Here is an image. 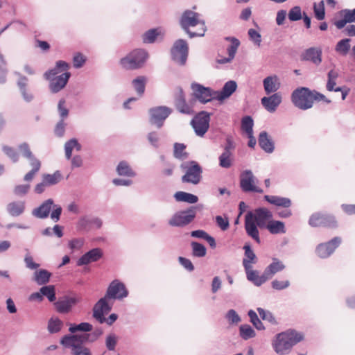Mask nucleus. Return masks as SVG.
I'll return each mask as SVG.
<instances>
[{"label": "nucleus", "mask_w": 355, "mask_h": 355, "mask_svg": "<svg viewBox=\"0 0 355 355\" xmlns=\"http://www.w3.org/2000/svg\"><path fill=\"white\" fill-rule=\"evenodd\" d=\"M8 213L14 217L21 215L25 210V202L14 201L8 204L6 207Z\"/></svg>", "instance_id": "obj_33"}, {"label": "nucleus", "mask_w": 355, "mask_h": 355, "mask_svg": "<svg viewBox=\"0 0 355 355\" xmlns=\"http://www.w3.org/2000/svg\"><path fill=\"white\" fill-rule=\"evenodd\" d=\"M248 34L250 40L254 43V44L259 47L261 42V34L253 28L249 29Z\"/></svg>", "instance_id": "obj_62"}, {"label": "nucleus", "mask_w": 355, "mask_h": 355, "mask_svg": "<svg viewBox=\"0 0 355 355\" xmlns=\"http://www.w3.org/2000/svg\"><path fill=\"white\" fill-rule=\"evenodd\" d=\"M191 87L194 96L201 103L205 104L215 99L216 91L210 87H205L197 83H192Z\"/></svg>", "instance_id": "obj_13"}, {"label": "nucleus", "mask_w": 355, "mask_h": 355, "mask_svg": "<svg viewBox=\"0 0 355 355\" xmlns=\"http://www.w3.org/2000/svg\"><path fill=\"white\" fill-rule=\"evenodd\" d=\"M60 344L65 348L71 349V355H92L90 349L85 343L72 338V334L63 336Z\"/></svg>", "instance_id": "obj_5"}, {"label": "nucleus", "mask_w": 355, "mask_h": 355, "mask_svg": "<svg viewBox=\"0 0 355 355\" xmlns=\"http://www.w3.org/2000/svg\"><path fill=\"white\" fill-rule=\"evenodd\" d=\"M302 9L300 6L293 7L288 12V17L290 21H296L302 18Z\"/></svg>", "instance_id": "obj_58"}, {"label": "nucleus", "mask_w": 355, "mask_h": 355, "mask_svg": "<svg viewBox=\"0 0 355 355\" xmlns=\"http://www.w3.org/2000/svg\"><path fill=\"white\" fill-rule=\"evenodd\" d=\"M51 273L45 269H40L34 273L33 280L38 285H44L49 282Z\"/></svg>", "instance_id": "obj_37"}, {"label": "nucleus", "mask_w": 355, "mask_h": 355, "mask_svg": "<svg viewBox=\"0 0 355 355\" xmlns=\"http://www.w3.org/2000/svg\"><path fill=\"white\" fill-rule=\"evenodd\" d=\"M72 338L74 339H77L78 340L85 343H94L98 338L95 336V335L92 333H86V334H72Z\"/></svg>", "instance_id": "obj_52"}, {"label": "nucleus", "mask_w": 355, "mask_h": 355, "mask_svg": "<svg viewBox=\"0 0 355 355\" xmlns=\"http://www.w3.org/2000/svg\"><path fill=\"white\" fill-rule=\"evenodd\" d=\"M62 178V175L60 171H56L53 174L46 173L42 175V180L47 187L57 184L61 181Z\"/></svg>", "instance_id": "obj_38"}, {"label": "nucleus", "mask_w": 355, "mask_h": 355, "mask_svg": "<svg viewBox=\"0 0 355 355\" xmlns=\"http://www.w3.org/2000/svg\"><path fill=\"white\" fill-rule=\"evenodd\" d=\"M174 103L176 109L182 114H192L193 107L186 101L185 94L182 87H178L174 96Z\"/></svg>", "instance_id": "obj_18"}, {"label": "nucleus", "mask_w": 355, "mask_h": 355, "mask_svg": "<svg viewBox=\"0 0 355 355\" xmlns=\"http://www.w3.org/2000/svg\"><path fill=\"white\" fill-rule=\"evenodd\" d=\"M196 216V207H191L186 210L176 212L168 220L169 225L172 227H184L191 223Z\"/></svg>", "instance_id": "obj_6"}, {"label": "nucleus", "mask_w": 355, "mask_h": 355, "mask_svg": "<svg viewBox=\"0 0 355 355\" xmlns=\"http://www.w3.org/2000/svg\"><path fill=\"white\" fill-rule=\"evenodd\" d=\"M258 142L260 148L266 153H271L274 151L275 144L268 132L262 131L259 133Z\"/></svg>", "instance_id": "obj_27"}, {"label": "nucleus", "mask_w": 355, "mask_h": 355, "mask_svg": "<svg viewBox=\"0 0 355 355\" xmlns=\"http://www.w3.org/2000/svg\"><path fill=\"white\" fill-rule=\"evenodd\" d=\"M350 41L349 38L340 40L336 45L335 51L342 55H346L350 49Z\"/></svg>", "instance_id": "obj_46"}, {"label": "nucleus", "mask_w": 355, "mask_h": 355, "mask_svg": "<svg viewBox=\"0 0 355 355\" xmlns=\"http://www.w3.org/2000/svg\"><path fill=\"white\" fill-rule=\"evenodd\" d=\"M264 199L269 203L277 207L288 208L291 205V201L289 198L280 197L277 196L266 195Z\"/></svg>", "instance_id": "obj_34"}, {"label": "nucleus", "mask_w": 355, "mask_h": 355, "mask_svg": "<svg viewBox=\"0 0 355 355\" xmlns=\"http://www.w3.org/2000/svg\"><path fill=\"white\" fill-rule=\"evenodd\" d=\"M93 329V326L89 322H80V324H70V327L69 328V331L73 334H76L75 333L77 331H82L85 332V334L87 332L92 331Z\"/></svg>", "instance_id": "obj_41"}, {"label": "nucleus", "mask_w": 355, "mask_h": 355, "mask_svg": "<svg viewBox=\"0 0 355 355\" xmlns=\"http://www.w3.org/2000/svg\"><path fill=\"white\" fill-rule=\"evenodd\" d=\"M303 339V335L294 329H288L276 336L272 343L275 352L280 355L288 354L292 347Z\"/></svg>", "instance_id": "obj_2"}, {"label": "nucleus", "mask_w": 355, "mask_h": 355, "mask_svg": "<svg viewBox=\"0 0 355 355\" xmlns=\"http://www.w3.org/2000/svg\"><path fill=\"white\" fill-rule=\"evenodd\" d=\"M40 291L41 292L42 296H45L49 300V302H54L56 299L55 297V291L54 286H42Z\"/></svg>", "instance_id": "obj_53"}, {"label": "nucleus", "mask_w": 355, "mask_h": 355, "mask_svg": "<svg viewBox=\"0 0 355 355\" xmlns=\"http://www.w3.org/2000/svg\"><path fill=\"white\" fill-rule=\"evenodd\" d=\"M76 228L78 231L89 232L92 229V217L85 216L80 217L77 222Z\"/></svg>", "instance_id": "obj_45"}, {"label": "nucleus", "mask_w": 355, "mask_h": 355, "mask_svg": "<svg viewBox=\"0 0 355 355\" xmlns=\"http://www.w3.org/2000/svg\"><path fill=\"white\" fill-rule=\"evenodd\" d=\"M254 175L250 170H245L241 175L240 186L244 192L262 193L263 189L254 185Z\"/></svg>", "instance_id": "obj_17"}, {"label": "nucleus", "mask_w": 355, "mask_h": 355, "mask_svg": "<svg viewBox=\"0 0 355 355\" xmlns=\"http://www.w3.org/2000/svg\"><path fill=\"white\" fill-rule=\"evenodd\" d=\"M225 41L230 42L231 44L227 47V55L234 58L236 51L241 44L239 40L235 37L227 36L224 38Z\"/></svg>", "instance_id": "obj_39"}, {"label": "nucleus", "mask_w": 355, "mask_h": 355, "mask_svg": "<svg viewBox=\"0 0 355 355\" xmlns=\"http://www.w3.org/2000/svg\"><path fill=\"white\" fill-rule=\"evenodd\" d=\"M172 60L180 66L186 64L189 47L184 40L179 39L173 44L171 51Z\"/></svg>", "instance_id": "obj_8"}, {"label": "nucleus", "mask_w": 355, "mask_h": 355, "mask_svg": "<svg viewBox=\"0 0 355 355\" xmlns=\"http://www.w3.org/2000/svg\"><path fill=\"white\" fill-rule=\"evenodd\" d=\"M28 78L26 76H21L19 80L17 82V85L19 87L20 92L23 96L24 99L30 102L33 100V96L31 94L28 93L26 91V85H27Z\"/></svg>", "instance_id": "obj_43"}, {"label": "nucleus", "mask_w": 355, "mask_h": 355, "mask_svg": "<svg viewBox=\"0 0 355 355\" xmlns=\"http://www.w3.org/2000/svg\"><path fill=\"white\" fill-rule=\"evenodd\" d=\"M158 35V33L156 29H150L145 33L143 37V41L144 43H153Z\"/></svg>", "instance_id": "obj_64"}, {"label": "nucleus", "mask_w": 355, "mask_h": 355, "mask_svg": "<svg viewBox=\"0 0 355 355\" xmlns=\"http://www.w3.org/2000/svg\"><path fill=\"white\" fill-rule=\"evenodd\" d=\"M313 12L315 17L318 20H323L325 17V9L324 1H321L318 4L314 3L313 4Z\"/></svg>", "instance_id": "obj_55"}, {"label": "nucleus", "mask_w": 355, "mask_h": 355, "mask_svg": "<svg viewBox=\"0 0 355 355\" xmlns=\"http://www.w3.org/2000/svg\"><path fill=\"white\" fill-rule=\"evenodd\" d=\"M245 271L247 279L256 286H260L268 280V277L265 275L264 271L261 275H259V271L251 270V268Z\"/></svg>", "instance_id": "obj_29"}, {"label": "nucleus", "mask_w": 355, "mask_h": 355, "mask_svg": "<svg viewBox=\"0 0 355 355\" xmlns=\"http://www.w3.org/2000/svg\"><path fill=\"white\" fill-rule=\"evenodd\" d=\"M76 149L77 151L81 150V145L78 143L76 139H71L65 143L64 150L65 156L67 159H70L72 155L73 149Z\"/></svg>", "instance_id": "obj_40"}, {"label": "nucleus", "mask_w": 355, "mask_h": 355, "mask_svg": "<svg viewBox=\"0 0 355 355\" xmlns=\"http://www.w3.org/2000/svg\"><path fill=\"white\" fill-rule=\"evenodd\" d=\"M116 172L121 176L134 177L136 175L128 164L125 161L119 162L116 167Z\"/></svg>", "instance_id": "obj_44"}, {"label": "nucleus", "mask_w": 355, "mask_h": 355, "mask_svg": "<svg viewBox=\"0 0 355 355\" xmlns=\"http://www.w3.org/2000/svg\"><path fill=\"white\" fill-rule=\"evenodd\" d=\"M263 85L267 95L277 93L276 92L280 87L279 79L276 76H270L265 78L263 80Z\"/></svg>", "instance_id": "obj_28"}, {"label": "nucleus", "mask_w": 355, "mask_h": 355, "mask_svg": "<svg viewBox=\"0 0 355 355\" xmlns=\"http://www.w3.org/2000/svg\"><path fill=\"white\" fill-rule=\"evenodd\" d=\"M210 116V113L201 111L191 121V125L197 136L203 137L209 130Z\"/></svg>", "instance_id": "obj_7"}, {"label": "nucleus", "mask_w": 355, "mask_h": 355, "mask_svg": "<svg viewBox=\"0 0 355 355\" xmlns=\"http://www.w3.org/2000/svg\"><path fill=\"white\" fill-rule=\"evenodd\" d=\"M174 198L178 202H186L190 204L196 203L198 200L197 196L184 191L176 192Z\"/></svg>", "instance_id": "obj_36"}, {"label": "nucleus", "mask_w": 355, "mask_h": 355, "mask_svg": "<svg viewBox=\"0 0 355 355\" xmlns=\"http://www.w3.org/2000/svg\"><path fill=\"white\" fill-rule=\"evenodd\" d=\"M248 315L250 318V322L252 323L253 326L257 330H264L265 327L261 320L259 318L257 313L253 310H250L248 313Z\"/></svg>", "instance_id": "obj_54"}, {"label": "nucleus", "mask_w": 355, "mask_h": 355, "mask_svg": "<svg viewBox=\"0 0 355 355\" xmlns=\"http://www.w3.org/2000/svg\"><path fill=\"white\" fill-rule=\"evenodd\" d=\"M172 110L166 106H157L150 109V122L160 128L164 121L171 114Z\"/></svg>", "instance_id": "obj_11"}, {"label": "nucleus", "mask_w": 355, "mask_h": 355, "mask_svg": "<svg viewBox=\"0 0 355 355\" xmlns=\"http://www.w3.org/2000/svg\"><path fill=\"white\" fill-rule=\"evenodd\" d=\"M219 166L224 168H229L232 165L233 154L232 153L223 152L218 157Z\"/></svg>", "instance_id": "obj_47"}, {"label": "nucleus", "mask_w": 355, "mask_h": 355, "mask_svg": "<svg viewBox=\"0 0 355 355\" xmlns=\"http://www.w3.org/2000/svg\"><path fill=\"white\" fill-rule=\"evenodd\" d=\"M200 15L190 10H185L180 18V25L191 38L202 37L206 31L205 23L199 19Z\"/></svg>", "instance_id": "obj_1"}, {"label": "nucleus", "mask_w": 355, "mask_h": 355, "mask_svg": "<svg viewBox=\"0 0 355 355\" xmlns=\"http://www.w3.org/2000/svg\"><path fill=\"white\" fill-rule=\"evenodd\" d=\"M291 285L290 281L279 280L275 279L271 282V287L276 291H282L288 288Z\"/></svg>", "instance_id": "obj_59"}, {"label": "nucleus", "mask_w": 355, "mask_h": 355, "mask_svg": "<svg viewBox=\"0 0 355 355\" xmlns=\"http://www.w3.org/2000/svg\"><path fill=\"white\" fill-rule=\"evenodd\" d=\"M110 299L106 295L101 298L94 306L93 318L100 324L104 323L105 315L112 310V305L109 304L107 300Z\"/></svg>", "instance_id": "obj_14"}, {"label": "nucleus", "mask_w": 355, "mask_h": 355, "mask_svg": "<svg viewBox=\"0 0 355 355\" xmlns=\"http://www.w3.org/2000/svg\"><path fill=\"white\" fill-rule=\"evenodd\" d=\"M240 336L243 340H248L255 337V331L249 324H242L239 327Z\"/></svg>", "instance_id": "obj_48"}, {"label": "nucleus", "mask_w": 355, "mask_h": 355, "mask_svg": "<svg viewBox=\"0 0 355 355\" xmlns=\"http://www.w3.org/2000/svg\"><path fill=\"white\" fill-rule=\"evenodd\" d=\"M291 101L297 108L306 110L313 107L312 90L308 87H300L291 94Z\"/></svg>", "instance_id": "obj_4"}, {"label": "nucleus", "mask_w": 355, "mask_h": 355, "mask_svg": "<svg viewBox=\"0 0 355 355\" xmlns=\"http://www.w3.org/2000/svg\"><path fill=\"white\" fill-rule=\"evenodd\" d=\"M245 216L254 221L260 229H266L272 218V212L265 207L257 208L254 212L248 211Z\"/></svg>", "instance_id": "obj_9"}, {"label": "nucleus", "mask_w": 355, "mask_h": 355, "mask_svg": "<svg viewBox=\"0 0 355 355\" xmlns=\"http://www.w3.org/2000/svg\"><path fill=\"white\" fill-rule=\"evenodd\" d=\"M71 76L69 72L65 71L61 75L53 78L49 80V87L53 93H58L67 84Z\"/></svg>", "instance_id": "obj_22"}, {"label": "nucleus", "mask_w": 355, "mask_h": 355, "mask_svg": "<svg viewBox=\"0 0 355 355\" xmlns=\"http://www.w3.org/2000/svg\"><path fill=\"white\" fill-rule=\"evenodd\" d=\"M282 101L280 93H275L269 96H264L261 99V105L269 112L272 113L276 111L278 106Z\"/></svg>", "instance_id": "obj_21"}, {"label": "nucleus", "mask_w": 355, "mask_h": 355, "mask_svg": "<svg viewBox=\"0 0 355 355\" xmlns=\"http://www.w3.org/2000/svg\"><path fill=\"white\" fill-rule=\"evenodd\" d=\"M237 84L234 80H229L225 83L220 91H216L214 98L222 101L229 98L236 89Z\"/></svg>", "instance_id": "obj_25"}, {"label": "nucleus", "mask_w": 355, "mask_h": 355, "mask_svg": "<svg viewBox=\"0 0 355 355\" xmlns=\"http://www.w3.org/2000/svg\"><path fill=\"white\" fill-rule=\"evenodd\" d=\"M148 58L146 51L137 49L130 52L125 57L120 60V64L123 68L128 70H134L141 68Z\"/></svg>", "instance_id": "obj_3"}, {"label": "nucleus", "mask_w": 355, "mask_h": 355, "mask_svg": "<svg viewBox=\"0 0 355 355\" xmlns=\"http://www.w3.org/2000/svg\"><path fill=\"white\" fill-rule=\"evenodd\" d=\"M327 77L328 80L326 87L328 91L332 92L336 84V80L338 77V73L334 69H331L328 72Z\"/></svg>", "instance_id": "obj_56"}, {"label": "nucleus", "mask_w": 355, "mask_h": 355, "mask_svg": "<svg viewBox=\"0 0 355 355\" xmlns=\"http://www.w3.org/2000/svg\"><path fill=\"white\" fill-rule=\"evenodd\" d=\"M245 250V257L243 259V266L245 270L252 268V263H255L257 261V257L249 244H245L243 247Z\"/></svg>", "instance_id": "obj_31"}, {"label": "nucleus", "mask_w": 355, "mask_h": 355, "mask_svg": "<svg viewBox=\"0 0 355 355\" xmlns=\"http://www.w3.org/2000/svg\"><path fill=\"white\" fill-rule=\"evenodd\" d=\"M258 313L259 314L260 318L263 320L268 321L272 324H277L276 320L273 316L272 313L269 311H266L265 309L258 307L257 309Z\"/></svg>", "instance_id": "obj_57"}, {"label": "nucleus", "mask_w": 355, "mask_h": 355, "mask_svg": "<svg viewBox=\"0 0 355 355\" xmlns=\"http://www.w3.org/2000/svg\"><path fill=\"white\" fill-rule=\"evenodd\" d=\"M63 322L58 317H52L48 321V331L50 334H56L60 331Z\"/></svg>", "instance_id": "obj_42"}, {"label": "nucleus", "mask_w": 355, "mask_h": 355, "mask_svg": "<svg viewBox=\"0 0 355 355\" xmlns=\"http://www.w3.org/2000/svg\"><path fill=\"white\" fill-rule=\"evenodd\" d=\"M286 266L284 263L277 258H272V262L265 268V275L268 277V280L272 279L273 276L285 269Z\"/></svg>", "instance_id": "obj_26"}, {"label": "nucleus", "mask_w": 355, "mask_h": 355, "mask_svg": "<svg viewBox=\"0 0 355 355\" xmlns=\"http://www.w3.org/2000/svg\"><path fill=\"white\" fill-rule=\"evenodd\" d=\"M117 344V337L114 334H110L105 338V346L109 351H114Z\"/></svg>", "instance_id": "obj_61"}, {"label": "nucleus", "mask_w": 355, "mask_h": 355, "mask_svg": "<svg viewBox=\"0 0 355 355\" xmlns=\"http://www.w3.org/2000/svg\"><path fill=\"white\" fill-rule=\"evenodd\" d=\"M105 295L110 299L122 300L128 295V291L123 283L115 279L110 284Z\"/></svg>", "instance_id": "obj_15"}, {"label": "nucleus", "mask_w": 355, "mask_h": 355, "mask_svg": "<svg viewBox=\"0 0 355 355\" xmlns=\"http://www.w3.org/2000/svg\"><path fill=\"white\" fill-rule=\"evenodd\" d=\"M80 302V299L76 296L64 295L55 302L56 311L62 314L69 313L73 307Z\"/></svg>", "instance_id": "obj_19"}, {"label": "nucleus", "mask_w": 355, "mask_h": 355, "mask_svg": "<svg viewBox=\"0 0 355 355\" xmlns=\"http://www.w3.org/2000/svg\"><path fill=\"white\" fill-rule=\"evenodd\" d=\"M3 151L12 161V162L16 163L19 161V154L13 148L4 146H3Z\"/></svg>", "instance_id": "obj_60"}, {"label": "nucleus", "mask_w": 355, "mask_h": 355, "mask_svg": "<svg viewBox=\"0 0 355 355\" xmlns=\"http://www.w3.org/2000/svg\"><path fill=\"white\" fill-rule=\"evenodd\" d=\"M341 243V238L336 236L326 243H320L315 249L317 255L325 259L329 257Z\"/></svg>", "instance_id": "obj_16"}, {"label": "nucleus", "mask_w": 355, "mask_h": 355, "mask_svg": "<svg viewBox=\"0 0 355 355\" xmlns=\"http://www.w3.org/2000/svg\"><path fill=\"white\" fill-rule=\"evenodd\" d=\"M309 225L311 227H336L337 222L333 215L316 212L313 214L309 220Z\"/></svg>", "instance_id": "obj_10"}, {"label": "nucleus", "mask_w": 355, "mask_h": 355, "mask_svg": "<svg viewBox=\"0 0 355 355\" xmlns=\"http://www.w3.org/2000/svg\"><path fill=\"white\" fill-rule=\"evenodd\" d=\"M146 80L144 76H139L132 80L133 87L139 96H141L145 92Z\"/></svg>", "instance_id": "obj_50"}, {"label": "nucleus", "mask_w": 355, "mask_h": 355, "mask_svg": "<svg viewBox=\"0 0 355 355\" xmlns=\"http://www.w3.org/2000/svg\"><path fill=\"white\" fill-rule=\"evenodd\" d=\"M53 206V200L49 198L44 200L39 207L32 210V215L37 218H46Z\"/></svg>", "instance_id": "obj_24"}, {"label": "nucleus", "mask_w": 355, "mask_h": 355, "mask_svg": "<svg viewBox=\"0 0 355 355\" xmlns=\"http://www.w3.org/2000/svg\"><path fill=\"white\" fill-rule=\"evenodd\" d=\"M69 67L67 62L63 60H59L56 62L54 68L48 70L44 73V77L46 80H51L54 77L58 76V74L62 71H67Z\"/></svg>", "instance_id": "obj_32"}, {"label": "nucleus", "mask_w": 355, "mask_h": 355, "mask_svg": "<svg viewBox=\"0 0 355 355\" xmlns=\"http://www.w3.org/2000/svg\"><path fill=\"white\" fill-rule=\"evenodd\" d=\"M30 188L29 184H19L15 187L13 192L17 196H24L28 193Z\"/></svg>", "instance_id": "obj_63"}, {"label": "nucleus", "mask_w": 355, "mask_h": 355, "mask_svg": "<svg viewBox=\"0 0 355 355\" xmlns=\"http://www.w3.org/2000/svg\"><path fill=\"white\" fill-rule=\"evenodd\" d=\"M266 229L272 234H284L286 232L284 223L280 220H270Z\"/></svg>", "instance_id": "obj_35"}, {"label": "nucleus", "mask_w": 355, "mask_h": 355, "mask_svg": "<svg viewBox=\"0 0 355 355\" xmlns=\"http://www.w3.org/2000/svg\"><path fill=\"white\" fill-rule=\"evenodd\" d=\"M258 225L246 216H245V229L247 234L252 238L257 243H260L261 240L258 230Z\"/></svg>", "instance_id": "obj_30"}, {"label": "nucleus", "mask_w": 355, "mask_h": 355, "mask_svg": "<svg viewBox=\"0 0 355 355\" xmlns=\"http://www.w3.org/2000/svg\"><path fill=\"white\" fill-rule=\"evenodd\" d=\"M192 254L196 257H203L207 254V249L204 245L196 241L191 243Z\"/></svg>", "instance_id": "obj_49"}, {"label": "nucleus", "mask_w": 355, "mask_h": 355, "mask_svg": "<svg viewBox=\"0 0 355 355\" xmlns=\"http://www.w3.org/2000/svg\"><path fill=\"white\" fill-rule=\"evenodd\" d=\"M254 121L252 116H245L241 119V129L246 132L247 135L253 134Z\"/></svg>", "instance_id": "obj_51"}, {"label": "nucleus", "mask_w": 355, "mask_h": 355, "mask_svg": "<svg viewBox=\"0 0 355 355\" xmlns=\"http://www.w3.org/2000/svg\"><path fill=\"white\" fill-rule=\"evenodd\" d=\"M301 60L311 62L318 66L322 62V50L315 47H310L302 53Z\"/></svg>", "instance_id": "obj_23"}, {"label": "nucleus", "mask_w": 355, "mask_h": 355, "mask_svg": "<svg viewBox=\"0 0 355 355\" xmlns=\"http://www.w3.org/2000/svg\"><path fill=\"white\" fill-rule=\"evenodd\" d=\"M202 173V169L199 164L195 161H191L185 174L182 177V182L198 184L201 180Z\"/></svg>", "instance_id": "obj_12"}, {"label": "nucleus", "mask_w": 355, "mask_h": 355, "mask_svg": "<svg viewBox=\"0 0 355 355\" xmlns=\"http://www.w3.org/2000/svg\"><path fill=\"white\" fill-rule=\"evenodd\" d=\"M103 256L102 249L99 248H93L83 254L77 261V266H82L90 263L96 262Z\"/></svg>", "instance_id": "obj_20"}]
</instances>
